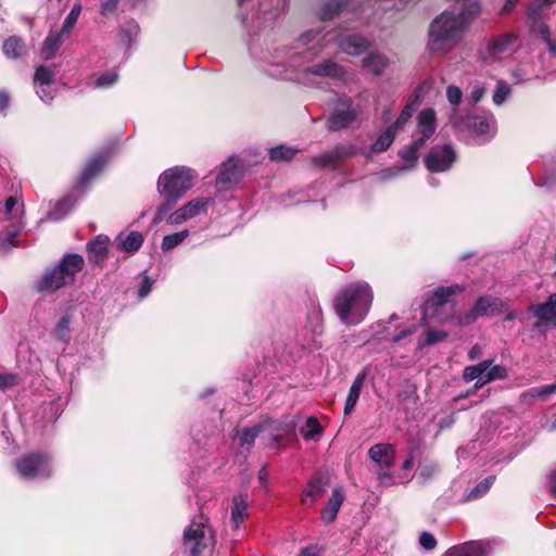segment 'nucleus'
Segmentation results:
<instances>
[{"label": "nucleus", "mask_w": 556, "mask_h": 556, "mask_svg": "<svg viewBox=\"0 0 556 556\" xmlns=\"http://www.w3.org/2000/svg\"><path fill=\"white\" fill-rule=\"evenodd\" d=\"M479 13L478 2L464 5L458 12L450 9L441 12L429 25L428 50L444 54L452 51L463 40Z\"/></svg>", "instance_id": "1"}, {"label": "nucleus", "mask_w": 556, "mask_h": 556, "mask_svg": "<svg viewBox=\"0 0 556 556\" xmlns=\"http://www.w3.org/2000/svg\"><path fill=\"white\" fill-rule=\"evenodd\" d=\"M372 302L370 286L357 281L345 286L336 296V314L345 324H359L367 315Z\"/></svg>", "instance_id": "2"}, {"label": "nucleus", "mask_w": 556, "mask_h": 556, "mask_svg": "<svg viewBox=\"0 0 556 556\" xmlns=\"http://www.w3.org/2000/svg\"><path fill=\"white\" fill-rule=\"evenodd\" d=\"M85 261L79 254H65L60 262L48 268L35 283L39 292H53L75 280V276L84 267Z\"/></svg>", "instance_id": "3"}, {"label": "nucleus", "mask_w": 556, "mask_h": 556, "mask_svg": "<svg viewBox=\"0 0 556 556\" xmlns=\"http://www.w3.org/2000/svg\"><path fill=\"white\" fill-rule=\"evenodd\" d=\"M215 543V533L208 523V518L200 515L184 531L182 556H206L211 554Z\"/></svg>", "instance_id": "4"}, {"label": "nucleus", "mask_w": 556, "mask_h": 556, "mask_svg": "<svg viewBox=\"0 0 556 556\" xmlns=\"http://www.w3.org/2000/svg\"><path fill=\"white\" fill-rule=\"evenodd\" d=\"M506 311V303L496 296L483 295L477 299L470 311L458 317V325L468 326L482 316H494Z\"/></svg>", "instance_id": "5"}, {"label": "nucleus", "mask_w": 556, "mask_h": 556, "mask_svg": "<svg viewBox=\"0 0 556 556\" xmlns=\"http://www.w3.org/2000/svg\"><path fill=\"white\" fill-rule=\"evenodd\" d=\"M345 75V70L337 62L327 59L323 62L303 70L300 74V81L306 86H317L318 78L341 79Z\"/></svg>", "instance_id": "6"}, {"label": "nucleus", "mask_w": 556, "mask_h": 556, "mask_svg": "<svg viewBox=\"0 0 556 556\" xmlns=\"http://www.w3.org/2000/svg\"><path fill=\"white\" fill-rule=\"evenodd\" d=\"M16 470L24 479L49 478L52 469L50 459L42 454H28L15 463Z\"/></svg>", "instance_id": "7"}, {"label": "nucleus", "mask_w": 556, "mask_h": 556, "mask_svg": "<svg viewBox=\"0 0 556 556\" xmlns=\"http://www.w3.org/2000/svg\"><path fill=\"white\" fill-rule=\"evenodd\" d=\"M361 112V109L355 106L350 98L339 99L338 108L333 110L327 121V129L340 131L348 128L357 119Z\"/></svg>", "instance_id": "8"}, {"label": "nucleus", "mask_w": 556, "mask_h": 556, "mask_svg": "<svg viewBox=\"0 0 556 556\" xmlns=\"http://www.w3.org/2000/svg\"><path fill=\"white\" fill-rule=\"evenodd\" d=\"M157 190L161 197L164 198V203L157 211L155 222H167L172 223L174 216L173 204H174V169L168 168L163 172L157 181Z\"/></svg>", "instance_id": "9"}, {"label": "nucleus", "mask_w": 556, "mask_h": 556, "mask_svg": "<svg viewBox=\"0 0 556 556\" xmlns=\"http://www.w3.org/2000/svg\"><path fill=\"white\" fill-rule=\"evenodd\" d=\"M456 159L455 151L450 144L433 147L425 159L426 167L431 173L447 170Z\"/></svg>", "instance_id": "10"}, {"label": "nucleus", "mask_w": 556, "mask_h": 556, "mask_svg": "<svg viewBox=\"0 0 556 556\" xmlns=\"http://www.w3.org/2000/svg\"><path fill=\"white\" fill-rule=\"evenodd\" d=\"M435 129V112L432 109H424L417 115V128L415 131L416 138L414 140L417 144L425 146V143L433 136Z\"/></svg>", "instance_id": "11"}, {"label": "nucleus", "mask_w": 556, "mask_h": 556, "mask_svg": "<svg viewBox=\"0 0 556 556\" xmlns=\"http://www.w3.org/2000/svg\"><path fill=\"white\" fill-rule=\"evenodd\" d=\"M4 216L12 227L9 235L13 238L23 229L24 205L15 197H9L4 202Z\"/></svg>", "instance_id": "12"}, {"label": "nucleus", "mask_w": 556, "mask_h": 556, "mask_svg": "<svg viewBox=\"0 0 556 556\" xmlns=\"http://www.w3.org/2000/svg\"><path fill=\"white\" fill-rule=\"evenodd\" d=\"M240 168L235 160L230 157L220 165L216 177V187L222 191L229 190L240 180Z\"/></svg>", "instance_id": "13"}, {"label": "nucleus", "mask_w": 556, "mask_h": 556, "mask_svg": "<svg viewBox=\"0 0 556 556\" xmlns=\"http://www.w3.org/2000/svg\"><path fill=\"white\" fill-rule=\"evenodd\" d=\"M213 204L214 200L212 198L193 199L179 210H176V223L186 222L202 213H206L207 208Z\"/></svg>", "instance_id": "14"}, {"label": "nucleus", "mask_w": 556, "mask_h": 556, "mask_svg": "<svg viewBox=\"0 0 556 556\" xmlns=\"http://www.w3.org/2000/svg\"><path fill=\"white\" fill-rule=\"evenodd\" d=\"M517 36L513 34L504 35L500 38L493 39L488 43L486 52L483 53L484 59L496 60L510 53Z\"/></svg>", "instance_id": "15"}, {"label": "nucleus", "mask_w": 556, "mask_h": 556, "mask_svg": "<svg viewBox=\"0 0 556 556\" xmlns=\"http://www.w3.org/2000/svg\"><path fill=\"white\" fill-rule=\"evenodd\" d=\"M249 515V494L238 493L231 498L230 522L235 530H238Z\"/></svg>", "instance_id": "16"}, {"label": "nucleus", "mask_w": 556, "mask_h": 556, "mask_svg": "<svg viewBox=\"0 0 556 556\" xmlns=\"http://www.w3.org/2000/svg\"><path fill=\"white\" fill-rule=\"evenodd\" d=\"M326 486L327 479L320 473L314 475L307 482V485L303 492L301 497L302 504L312 506L315 501L324 495Z\"/></svg>", "instance_id": "17"}, {"label": "nucleus", "mask_w": 556, "mask_h": 556, "mask_svg": "<svg viewBox=\"0 0 556 556\" xmlns=\"http://www.w3.org/2000/svg\"><path fill=\"white\" fill-rule=\"evenodd\" d=\"M341 50L350 55H361L370 47V41L359 35H346L338 38Z\"/></svg>", "instance_id": "18"}, {"label": "nucleus", "mask_w": 556, "mask_h": 556, "mask_svg": "<svg viewBox=\"0 0 556 556\" xmlns=\"http://www.w3.org/2000/svg\"><path fill=\"white\" fill-rule=\"evenodd\" d=\"M72 319H73V312H72V309L67 308L62 313L59 320L56 321L53 329L51 330V337L54 340L63 343L64 345L68 344V342L71 340Z\"/></svg>", "instance_id": "19"}, {"label": "nucleus", "mask_w": 556, "mask_h": 556, "mask_svg": "<svg viewBox=\"0 0 556 556\" xmlns=\"http://www.w3.org/2000/svg\"><path fill=\"white\" fill-rule=\"evenodd\" d=\"M486 545L482 541H470L447 549L445 556H486Z\"/></svg>", "instance_id": "20"}, {"label": "nucleus", "mask_w": 556, "mask_h": 556, "mask_svg": "<svg viewBox=\"0 0 556 556\" xmlns=\"http://www.w3.org/2000/svg\"><path fill=\"white\" fill-rule=\"evenodd\" d=\"M489 359L482 361L477 365L467 366L463 372V379L466 382L476 380L475 391L485 386L484 379L488 377Z\"/></svg>", "instance_id": "21"}, {"label": "nucleus", "mask_w": 556, "mask_h": 556, "mask_svg": "<svg viewBox=\"0 0 556 556\" xmlns=\"http://www.w3.org/2000/svg\"><path fill=\"white\" fill-rule=\"evenodd\" d=\"M389 65V59L381 52L371 51L363 60L362 66L367 72L379 76Z\"/></svg>", "instance_id": "22"}, {"label": "nucleus", "mask_w": 556, "mask_h": 556, "mask_svg": "<svg viewBox=\"0 0 556 556\" xmlns=\"http://www.w3.org/2000/svg\"><path fill=\"white\" fill-rule=\"evenodd\" d=\"M198 174L186 166H176V198L192 188Z\"/></svg>", "instance_id": "23"}, {"label": "nucleus", "mask_w": 556, "mask_h": 556, "mask_svg": "<svg viewBox=\"0 0 556 556\" xmlns=\"http://www.w3.org/2000/svg\"><path fill=\"white\" fill-rule=\"evenodd\" d=\"M529 311L540 320L553 323L556 318V293L551 294L545 303L530 305Z\"/></svg>", "instance_id": "24"}, {"label": "nucleus", "mask_w": 556, "mask_h": 556, "mask_svg": "<svg viewBox=\"0 0 556 556\" xmlns=\"http://www.w3.org/2000/svg\"><path fill=\"white\" fill-rule=\"evenodd\" d=\"M65 36L66 35L61 30L50 31L40 49V56L46 61L54 58L60 47L62 46Z\"/></svg>", "instance_id": "25"}, {"label": "nucleus", "mask_w": 556, "mask_h": 556, "mask_svg": "<svg viewBox=\"0 0 556 556\" xmlns=\"http://www.w3.org/2000/svg\"><path fill=\"white\" fill-rule=\"evenodd\" d=\"M344 500V493L341 488H337L332 491L331 496L328 501L327 506L321 511V519L326 523L332 522L340 510V507Z\"/></svg>", "instance_id": "26"}, {"label": "nucleus", "mask_w": 556, "mask_h": 556, "mask_svg": "<svg viewBox=\"0 0 556 556\" xmlns=\"http://www.w3.org/2000/svg\"><path fill=\"white\" fill-rule=\"evenodd\" d=\"M365 379H366V372L362 371L353 380L352 386L349 390L346 400H345V405H344V414L345 415L351 414L353 412V409L355 408L357 401L359 399L361 392L363 390Z\"/></svg>", "instance_id": "27"}, {"label": "nucleus", "mask_w": 556, "mask_h": 556, "mask_svg": "<svg viewBox=\"0 0 556 556\" xmlns=\"http://www.w3.org/2000/svg\"><path fill=\"white\" fill-rule=\"evenodd\" d=\"M108 161H109V155L105 153H99V154L94 155L88 162L86 167L84 168V170L80 175V178H79V182L86 184L89 180H91L93 177H96L102 170V168L105 166Z\"/></svg>", "instance_id": "28"}, {"label": "nucleus", "mask_w": 556, "mask_h": 556, "mask_svg": "<svg viewBox=\"0 0 556 556\" xmlns=\"http://www.w3.org/2000/svg\"><path fill=\"white\" fill-rule=\"evenodd\" d=\"M394 447L388 443H378L372 445L369 451V457L381 465L390 466L394 459Z\"/></svg>", "instance_id": "29"}, {"label": "nucleus", "mask_w": 556, "mask_h": 556, "mask_svg": "<svg viewBox=\"0 0 556 556\" xmlns=\"http://www.w3.org/2000/svg\"><path fill=\"white\" fill-rule=\"evenodd\" d=\"M556 392V384L531 388L520 394V402L525 405H532L534 401H545L546 397Z\"/></svg>", "instance_id": "30"}, {"label": "nucleus", "mask_w": 556, "mask_h": 556, "mask_svg": "<svg viewBox=\"0 0 556 556\" xmlns=\"http://www.w3.org/2000/svg\"><path fill=\"white\" fill-rule=\"evenodd\" d=\"M116 242L122 250L134 253L142 245L143 237L138 231L121 232L116 238Z\"/></svg>", "instance_id": "31"}, {"label": "nucleus", "mask_w": 556, "mask_h": 556, "mask_svg": "<svg viewBox=\"0 0 556 556\" xmlns=\"http://www.w3.org/2000/svg\"><path fill=\"white\" fill-rule=\"evenodd\" d=\"M109 238L105 236H98L94 240L88 243V257L90 262L99 263L103 261L108 253Z\"/></svg>", "instance_id": "32"}, {"label": "nucleus", "mask_w": 556, "mask_h": 556, "mask_svg": "<svg viewBox=\"0 0 556 556\" xmlns=\"http://www.w3.org/2000/svg\"><path fill=\"white\" fill-rule=\"evenodd\" d=\"M464 290L465 288L460 285L440 287L437 290H434L431 301L433 305L437 306L435 312H438L440 307L447 303V298L456 293H462Z\"/></svg>", "instance_id": "33"}, {"label": "nucleus", "mask_w": 556, "mask_h": 556, "mask_svg": "<svg viewBox=\"0 0 556 556\" xmlns=\"http://www.w3.org/2000/svg\"><path fill=\"white\" fill-rule=\"evenodd\" d=\"M472 131L481 137L493 135L495 128V121L492 116H475L470 124Z\"/></svg>", "instance_id": "34"}, {"label": "nucleus", "mask_w": 556, "mask_h": 556, "mask_svg": "<svg viewBox=\"0 0 556 556\" xmlns=\"http://www.w3.org/2000/svg\"><path fill=\"white\" fill-rule=\"evenodd\" d=\"M422 147L424 146H419L415 140H413V142L408 147L400 151L399 155L401 160L404 162V166L399 168V170L409 169L414 167L418 159V151Z\"/></svg>", "instance_id": "35"}, {"label": "nucleus", "mask_w": 556, "mask_h": 556, "mask_svg": "<svg viewBox=\"0 0 556 556\" xmlns=\"http://www.w3.org/2000/svg\"><path fill=\"white\" fill-rule=\"evenodd\" d=\"M75 201L66 197L60 200L55 206L48 213V219L59 222L64 218L68 212L74 207Z\"/></svg>", "instance_id": "36"}, {"label": "nucleus", "mask_w": 556, "mask_h": 556, "mask_svg": "<svg viewBox=\"0 0 556 556\" xmlns=\"http://www.w3.org/2000/svg\"><path fill=\"white\" fill-rule=\"evenodd\" d=\"M3 52L7 56L16 59L25 54L26 48L18 37L12 36L4 41Z\"/></svg>", "instance_id": "37"}, {"label": "nucleus", "mask_w": 556, "mask_h": 556, "mask_svg": "<svg viewBox=\"0 0 556 556\" xmlns=\"http://www.w3.org/2000/svg\"><path fill=\"white\" fill-rule=\"evenodd\" d=\"M55 75V66L40 65L36 67L34 74V84H40L45 86L54 84Z\"/></svg>", "instance_id": "38"}, {"label": "nucleus", "mask_w": 556, "mask_h": 556, "mask_svg": "<svg viewBox=\"0 0 556 556\" xmlns=\"http://www.w3.org/2000/svg\"><path fill=\"white\" fill-rule=\"evenodd\" d=\"M396 134L397 132L389 126L372 143L371 151L376 153L386 151L394 141Z\"/></svg>", "instance_id": "39"}, {"label": "nucleus", "mask_w": 556, "mask_h": 556, "mask_svg": "<svg viewBox=\"0 0 556 556\" xmlns=\"http://www.w3.org/2000/svg\"><path fill=\"white\" fill-rule=\"evenodd\" d=\"M139 30V25L135 21H127L121 27V41L127 46H130L137 38Z\"/></svg>", "instance_id": "40"}, {"label": "nucleus", "mask_w": 556, "mask_h": 556, "mask_svg": "<svg viewBox=\"0 0 556 556\" xmlns=\"http://www.w3.org/2000/svg\"><path fill=\"white\" fill-rule=\"evenodd\" d=\"M418 96H416V99L414 101L405 105L397 119L392 125H390V127L396 132L401 130L413 116L415 108L416 105H418Z\"/></svg>", "instance_id": "41"}, {"label": "nucleus", "mask_w": 556, "mask_h": 556, "mask_svg": "<svg viewBox=\"0 0 556 556\" xmlns=\"http://www.w3.org/2000/svg\"><path fill=\"white\" fill-rule=\"evenodd\" d=\"M345 5L346 2L343 0L329 1L321 8L319 12L320 18L324 21L334 18L340 14V12L343 10Z\"/></svg>", "instance_id": "42"}, {"label": "nucleus", "mask_w": 556, "mask_h": 556, "mask_svg": "<svg viewBox=\"0 0 556 556\" xmlns=\"http://www.w3.org/2000/svg\"><path fill=\"white\" fill-rule=\"evenodd\" d=\"M340 157H341L340 150L334 149L332 151H327L317 156H314L312 162L315 166L325 168V167L336 164Z\"/></svg>", "instance_id": "43"}, {"label": "nucleus", "mask_w": 556, "mask_h": 556, "mask_svg": "<svg viewBox=\"0 0 556 556\" xmlns=\"http://www.w3.org/2000/svg\"><path fill=\"white\" fill-rule=\"evenodd\" d=\"M556 3V0H536L528 8V16L534 22L542 20L546 12L545 7Z\"/></svg>", "instance_id": "44"}, {"label": "nucleus", "mask_w": 556, "mask_h": 556, "mask_svg": "<svg viewBox=\"0 0 556 556\" xmlns=\"http://www.w3.org/2000/svg\"><path fill=\"white\" fill-rule=\"evenodd\" d=\"M296 153H298V150L292 149L290 147H286V146H278V147L271 148L269 150V156H270V160H273V161H289Z\"/></svg>", "instance_id": "45"}, {"label": "nucleus", "mask_w": 556, "mask_h": 556, "mask_svg": "<svg viewBox=\"0 0 556 556\" xmlns=\"http://www.w3.org/2000/svg\"><path fill=\"white\" fill-rule=\"evenodd\" d=\"M260 431H261L260 426H255V427L247 428V429L242 430L241 433H239L240 445L242 447H245L247 451H250V448L254 444V441H255L256 437L258 435Z\"/></svg>", "instance_id": "46"}, {"label": "nucleus", "mask_w": 556, "mask_h": 556, "mask_svg": "<svg viewBox=\"0 0 556 556\" xmlns=\"http://www.w3.org/2000/svg\"><path fill=\"white\" fill-rule=\"evenodd\" d=\"M118 79V74L112 70L96 76L93 80V86L97 88H109L113 86Z\"/></svg>", "instance_id": "47"}, {"label": "nucleus", "mask_w": 556, "mask_h": 556, "mask_svg": "<svg viewBox=\"0 0 556 556\" xmlns=\"http://www.w3.org/2000/svg\"><path fill=\"white\" fill-rule=\"evenodd\" d=\"M306 430L302 429L301 433L305 440H314L317 435L321 434L323 427L316 417H308L306 419Z\"/></svg>", "instance_id": "48"}, {"label": "nucleus", "mask_w": 556, "mask_h": 556, "mask_svg": "<svg viewBox=\"0 0 556 556\" xmlns=\"http://www.w3.org/2000/svg\"><path fill=\"white\" fill-rule=\"evenodd\" d=\"M80 11H81V7L80 4H75L71 12L67 14V16L65 17L64 22H63V25L61 27V31L63 34H65L66 36H68L72 31V29L74 28V26L76 25L77 23V20L79 17V14H80Z\"/></svg>", "instance_id": "49"}, {"label": "nucleus", "mask_w": 556, "mask_h": 556, "mask_svg": "<svg viewBox=\"0 0 556 556\" xmlns=\"http://www.w3.org/2000/svg\"><path fill=\"white\" fill-rule=\"evenodd\" d=\"M492 364L493 362L489 361L488 377L484 379V382H492L507 378L508 371L505 366Z\"/></svg>", "instance_id": "50"}, {"label": "nucleus", "mask_w": 556, "mask_h": 556, "mask_svg": "<svg viewBox=\"0 0 556 556\" xmlns=\"http://www.w3.org/2000/svg\"><path fill=\"white\" fill-rule=\"evenodd\" d=\"M34 87H35L37 96L45 103L51 102L56 94V88H55L54 84L47 85V86L40 85V84H34Z\"/></svg>", "instance_id": "51"}, {"label": "nucleus", "mask_w": 556, "mask_h": 556, "mask_svg": "<svg viewBox=\"0 0 556 556\" xmlns=\"http://www.w3.org/2000/svg\"><path fill=\"white\" fill-rule=\"evenodd\" d=\"M509 94H510L509 86L505 81L500 80L497 83L496 89L493 93L494 104H496V105L503 104Z\"/></svg>", "instance_id": "52"}, {"label": "nucleus", "mask_w": 556, "mask_h": 556, "mask_svg": "<svg viewBox=\"0 0 556 556\" xmlns=\"http://www.w3.org/2000/svg\"><path fill=\"white\" fill-rule=\"evenodd\" d=\"M494 481V477H489L486 479H484L482 482H480L479 484H477L469 493L468 495V500H475L477 497H480L482 496L483 494H485L490 486L492 485Z\"/></svg>", "instance_id": "53"}, {"label": "nucleus", "mask_w": 556, "mask_h": 556, "mask_svg": "<svg viewBox=\"0 0 556 556\" xmlns=\"http://www.w3.org/2000/svg\"><path fill=\"white\" fill-rule=\"evenodd\" d=\"M419 544L426 549V551H432L437 546V540L434 535L430 532L424 531L419 535Z\"/></svg>", "instance_id": "54"}, {"label": "nucleus", "mask_w": 556, "mask_h": 556, "mask_svg": "<svg viewBox=\"0 0 556 556\" xmlns=\"http://www.w3.org/2000/svg\"><path fill=\"white\" fill-rule=\"evenodd\" d=\"M446 97L452 105L457 106L462 102L463 93L458 87L451 85L446 89Z\"/></svg>", "instance_id": "55"}, {"label": "nucleus", "mask_w": 556, "mask_h": 556, "mask_svg": "<svg viewBox=\"0 0 556 556\" xmlns=\"http://www.w3.org/2000/svg\"><path fill=\"white\" fill-rule=\"evenodd\" d=\"M446 332L440 330H428L426 334V343L431 345L446 338Z\"/></svg>", "instance_id": "56"}, {"label": "nucleus", "mask_w": 556, "mask_h": 556, "mask_svg": "<svg viewBox=\"0 0 556 556\" xmlns=\"http://www.w3.org/2000/svg\"><path fill=\"white\" fill-rule=\"evenodd\" d=\"M100 1V12L102 15H108L115 12L118 0H99Z\"/></svg>", "instance_id": "57"}, {"label": "nucleus", "mask_w": 556, "mask_h": 556, "mask_svg": "<svg viewBox=\"0 0 556 556\" xmlns=\"http://www.w3.org/2000/svg\"><path fill=\"white\" fill-rule=\"evenodd\" d=\"M152 285H153V281L148 276H143V278L141 280V285L138 289V296L140 299L146 298L151 292Z\"/></svg>", "instance_id": "58"}, {"label": "nucleus", "mask_w": 556, "mask_h": 556, "mask_svg": "<svg viewBox=\"0 0 556 556\" xmlns=\"http://www.w3.org/2000/svg\"><path fill=\"white\" fill-rule=\"evenodd\" d=\"M17 382V377L14 375H0V389L2 391L13 387Z\"/></svg>", "instance_id": "59"}, {"label": "nucleus", "mask_w": 556, "mask_h": 556, "mask_svg": "<svg viewBox=\"0 0 556 556\" xmlns=\"http://www.w3.org/2000/svg\"><path fill=\"white\" fill-rule=\"evenodd\" d=\"M323 555V548L317 545H311L304 547L299 556H321Z\"/></svg>", "instance_id": "60"}, {"label": "nucleus", "mask_w": 556, "mask_h": 556, "mask_svg": "<svg viewBox=\"0 0 556 556\" xmlns=\"http://www.w3.org/2000/svg\"><path fill=\"white\" fill-rule=\"evenodd\" d=\"M320 34V30L311 29L302 34L300 37V42L303 45H307L312 41H314Z\"/></svg>", "instance_id": "61"}, {"label": "nucleus", "mask_w": 556, "mask_h": 556, "mask_svg": "<svg viewBox=\"0 0 556 556\" xmlns=\"http://www.w3.org/2000/svg\"><path fill=\"white\" fill-rule=\"evenodd\" d=\"M534 29H535V31H538L541 35V37L544 41L551 39L549 28L546 24L539 23Z\"/></svg>", "instance_id": "62"}, {"label": "nucleus", "mask_w": 556, "mask_h": 556, "mask_svg": "<svg viewBox=\"0 0 556 556\" xmlns=\"http://www.w3.org/2000/svg\"><path fill=\"white\" fill-rule=\"evenodd\" d=\"M485 92V89L480 87V86H476L473 87L472 91H471V98L473 100L475 103L479 102L481 100V98L483 97Z\"/></svg>", "instance_id": "63"}, {"label": "nucleus", "mask_w": 556, "mask_h": 556, "mask_svg": "<svg viewBox=\"0 0 556 556\" xmlns=\"http://www.w3.org/2000/svg\"><path fill=\"white\" fill-rule=\"evenodd\" d=\"M548 488L554 497H556V468L552 471L549 476Z\"/></svg>", "instance_id": "64"}]
</instances>
